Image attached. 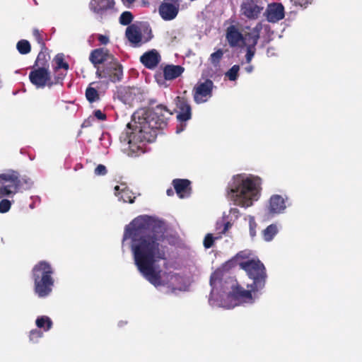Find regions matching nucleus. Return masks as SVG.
I'll list each match as a JSON object with an SVG mask.
<instances>
[{"instance_id": "nucleus-1", "label": "nucleus", "mask_w": 362, "mask_h": 362, "mask_svg": "<svg viewBox=\"0 0 362 362\" xmlns=\"http://www.w3.org/2000/svg\"><path fill=\"white\" fill-rule=\"evenodd\" d=\"M131 238L134 264L142 276L155 286H160L162 270L158 265L166 260L163 223L149 216L134 218L125 228L123 240Z\"/></svg>"}, {"instance_id": "nucleus-2", "label": "nucleus", "mask_w": 362, "mask_h": 362, "mask_svg": "<svg viewBox=\"0 0 362 362\" xmlns=\"http://www.w3.org/2000/svg\"><path fill=\"white\" fill-rule=\"evenodd\" d=\"M166 114L172 115L173 112L163 105H158L151 110L134 113L133 118L136 124L129 133V144L154 141L159 130L167 125Z\"/></svg>"}, {"instance_id": "nucleus-3", "label": "nucleus", "mask_w": 362, "mask_h": 362, "mask_svg": "<svg viewBox=\"0 0 362 362\" xmlns=\"http://www.w3.org/2000/svg\"><path fill=\"white\" fill-rule=\"evenodd\" d=\"M262 179L257 176L237 175L227 187V197L235 205L247 208L257 200L262 187Z\"/></svg>"}, {"instance_id": "nucleus-4", "label": "nucleus", "mask_w": 362, "mask_h": 362, "mask_svg": "<svg viewBox=\"0 0 362 362\" xmlns=\"http://www.w3.org/2000/svg\"><path fill=\"white\" fill-rule=\"evenodd\" d=\"M53 274L54 269L47 261H40L33 267L32 269L33 289L39 298H46L52 293L54 284Z\"/></svg>"}, {"instance_id": "nucleus-5", "label": "nucleus", "mask_w": 362, "mask_h": 362, "mask_svg": "<svg viewBox=\"0 0 362 362\" xmlns=\"http://www.w3.org/2000/svg\"><path fill=\"white\" fill-rule=\"evenodd\" d=\"M33 185L32 180L26 175L21 176L18 171L8 170L0 174V199L18 192L28 190Z\"/></svg>"}, {"instance_id": "nucleus-6", "label": "nucleus", "mask_w": 362, "mask_h": 362, "mask_svg": "<svg viewBox=\"0 0 362 362\" xmlns=\"http://www.w3.org/2000/svg\"><path fill=\"white\" fill-rule=\"evenodd\" d=\"M239 265L247 273L248 277L252 280V283L247 287L252 288L254 293L262 291L265 286L267 278L264 264L258 259H252L241 262Z\"/></svg>"}, {"instance_id": "nucleus-7", "label": "nucleus", "mask_w": 362, "mask_h": 362, "mask_svg": "<svg viewBox=\"0 0 362 362\" xmlns=\"http://www.w3.org/2000/svg\"><path fill=\"white\" fill-rule=\"evenodd\" d=\"M95 74L98 78L105 79L107 82L116 83L122 78L123 68L118 60L113 57L112 59L98 68Z\"/></svg>"}, {"instance_id": "nucleus-8", "label": "nucleus", "mask_w": 362, "mask_h": 362, "mask_svg": "<svg viewBox=\"0 0 362 362\" xmlns=\"http://www.w3.org/2000/svg\"><path fill=\"white\" fill-rule=\"evenodd\" d=\"M215 88L211 79H206L203 82H198L193 88V98L197 104L207 102L213 95V89Z\"/></svg>"}, {"instance_id": "nucleus-9", "label": "nucleus", "mask_w": 362, "mask_h": 362, "mask_svg": "<svg viewBox=\"0 0 362 362\" xmlns=\"http://www.w3.org/2000/svg\"><path fill=\"white\" fill-rule=\"evenodd\" d=\"M144 32L147 33V37L143 36L141 29L135 25H129L127 28L125 35L131 45L134 47H139L142 44L148 42L153 35L149 28H146Z\"/></svg>"}, {"instance_id": "nucleus-10", "label": "nucleus", "mask_w": 362, "mask_h": 362, "mask_svg": "<svg viewBox=\"0 0 362 362\" xmlns=\"http://www.w3.org/2000/svg\"><path fill=\"white\" fill-rule=\"evenodd\" d=\"M29 73V79L30 83L37 88H45L48 86L51 88L54 83L51 79L49 70L43 68L33 67Z\"/></svg>"}, {"instance_id": "nucleus-11", "label": "nucleus", "mask_w": 362, "mask_h": 362, "mask_svg": "<svg viewBox=\"0 0 362 362\" xmlns=\"http://www.w3.org/2000/svg\"><path fill=\"white\" fill-rule=\"evenodd\" d=\"M264 9L260 0H244L240 5L241 15L249 20H256Z\"/></svg>"}, {"instance_id": "nucleus-12", "label": "nucleus", "mask_w": 362, "mask_h": 362, "mask_svg": "<svg viewBox=\"0 0 362 362\" xmlns=\"http://www.w3.org/2000/svg\"><path fill=\"white\" fill-rule=\"evenodd\" d=\"M181 0H163L158 7V13L164 21L175 19L180 11Z\"/></svg>"}, {"instance_id": "nucleus-13", "label": "nucleus", "mask_w": 362, "mask_h": 362, "mask_svg": "<svg viewBox=\"0 0 362 362\" xmlns=\"http://www.w3.org/2000/svg\"><path fill=\"white\" fill-rule=\"evenodd\" d=\"M231 291H230L227 296L228 298L234 300V305H238L240 303L249 302L252 300V288L250 290H245L241 286L238 285V283L233 284L231 286Z\"/></svg>"}, {"instance_id": "nucleus-14", "label": "nucleus", "mask_w": 362, "mask_h": 362, "mask_svg": "<svg viewBox=\"0 0 362 362\" xmlns=\"http://www.w3.org/2000/svg\"><path fill=\"white\" fill-rule=\"evenodd\" d=\"M175 110L177 112V119L180 122H185L192 118V107L187 98L185 97L177 96L175 98Z\"/></svg>"}, {"instance_id": "nucleus-15", "label": "nucleus", "mask_w": 362, "mask_h": 362, "mask_svg": "<svg viewBox=\"0 0 362 362\" xmlns=\"http://www.w3.org/2000/svg\"><path fill=\"white\" fill-rule=\"evenodd\" d=\"M115 57L110 53L109 50L105 48H97L93 49L89 56V60L93 66L98 69L102 65L109 62Z\"/></svg>"}, {"instance_id": "nucleus-16", "label": "nucleus", "mask_w": 362, "mask_h": 362, "mask_svg": "<svg viewBox=\"0 0 362 362\" xmlns=\"http://www.w3.org/2000/svg\"><path fill=\"white\" fill-rule=\"evenodd\" d=\"M160 60L161 57L156 49L146 52L140 57L141 63L148 69H154Z\"/></svg>"}, {"instance_id": "nucleus-17", "label": "nucleus", "mask_w": 362, "mask_h": 362, "mask_svg": "<svg viewBox=\"0 0 362 362\" xmlns=\"http://www.w3.org/2000/svg\"><path fill=\"white\" fill-rule=\"evenodd\" d=\"M265 15L269 22H278L284 18V8L281 4L273 3L268 6Z\"/></svg>"}, {"instance_id": "nucleus-18", "label": "nucleus", "mask_w": 362, "mask_h": 362, "mask_svg": "<svg viewBox=\"0 0 362 362\" xmlns=\"http://www.w3.org/2000/svg\"><path fill=\"white\" fill-rule=\"evenodd\" d=\"M115 4L114 0H91L90 8L94 13L103 16L107 11L114 9Z\"/></svg>"}, {"instance_id": "nucleus-19", "label": "nucleus", "mask_w": 362, "mask_h": 362, "mask_svg": "<svg viewBox=\"0 0 362 362\" xmlns=\"http://www.w3.org/2000/svg\"><path fill=\"white\" fill-rule=\"evenodd\" d=\"M174 189L180 199L189 197L192 192L191 182L187 179H174L172 182Z\"/></svg>"}, {"instance_id": "nucleus-20", "label": "nucleus", "mask_w": 362, "mask_h": 362, "mask_svg": "<svg viewBox=\"0 0 362 362\" xmlns=\"http://www.w3.org/2000/svg\"><path fill=\"white\" fill-rule=\"evenodd\" d=\"M226 38L230 47H236L240 45V42L243 43V35L234 25H231L227 28Z\"/></svg>"}, {"instance_id": "nucleus-21", "label": "nucleus", "mask_w": 362, "mask_h": 362, "mask_svg": "<svg viewBox=\"0 0 362 362\" xmlns=\"http://www.w3.org/2000/svg\"><path fill=\"white\" fill-rule=\"evenodd\" d=\"M262 24L257 23L250 32L247 33L243 35V44L246 47H255L260 37V32L262 30Z\"/></svg>"}, {"instance_id": "nucleus-22", "label": "nucleus", "mask_w": 362, "mask_h": 362, "mask_svg": "<svg viewBox=\"0 0 362 362\" xmlns=\"http://www.w3.org/2000/svg\"><path fill=\"white\" fill-rule=\"evenodd\" d=\"M284 199L279 194H274L269 199L268 206L269 213L271 214L282 213L286 209Z\"/></svg>"}, {"instance_id": "nucleus-23", "label": "nucleus", "mask_w": 362, "mask_h": 362, "mask_svg": "<svg viewBox=\"0 0 362 362\" xmlns=\"http://www.w3.org/2000/svg\"><path fill=\"white\" fill-rule=\"evenodd\" d=\"M185 68L180 65L167 64L163 68V78L166 81H173L180 76Z\"/></svg>"}, {"instance_id": "nucleus-24", "label": "nucleus", "mask_w": 362, "mask_h": 362, "mask_svg": "<svg viewBox=\"0 0 362 362\" xmlns=\"http://www.w3.org/2000/svg\"><path fill=\"white\" fill-rule=\"evenodd\" d=\"M47 49H40L33 67L43 68L49 70V61L50 59V56L47 53Z\"/></svg>"}, {"instance_id": "nucleus-25", "label": "nucleus", "mask_w": 362, "mask_h": 362, "mask_svg": "<svg viewBox=\"0 0 362 362\" xmlns=\"http://www.w3.org/2000/svg\"><path fill=\"white\" fill-rule=\"evenodd\" d=\"M52 320L46 315L40 316L35 320L36 326L40 329H42L45 332L52 328Z\"/></svg>"}, {"instance_id": "nucleus-26", "label": "nucleus", "mask_w": 362, "mask_h": 362, "mask_svg": "<svg viewBox=\"0 0 362 362\" xmlns=\"http://www.w3.org/2000/svg\"><path fill=\"white\" fill-rule=\"evenodd\" d=\"M54 61L56 63V66L54 67V72H57L60 69H64L66 71L69 70V65L64 61L63 54H57L54 59Z\"/></svg>"}, {"instance_id": "nucleus-27", "label": "nucleus", "mask_w": 362, "mask_h": 362, "mask_svg": "<svg viewBox=\"0 0 362 362\" xmlns=\"http://www.w3.org/2000/svg\"><path fill=\"white\" fill-rule=\"evenodd\" d=\"M278 228L276 225L271 224L268 226L262 232L263 238L265 241H271L277 234Z\"/></svg>"}, {"instance_id": "nucleus-28", "label": "nucleus", "mask_w": 362, "mask_h": 362, "mask_svg": "<svg viewBox=\"0 0 362 362\" xmlns=\"http://www.w3.org/2000/svg\"><path fill=\"white\" fill-rule=\"evenodd\" d=\"M33 35L35 37V40L37 41V42L40 45V49H47L45 42V36H46V34H45L43 31L35 28L33 30Z\"/></svg>"}, {"instance_id": "nucleus-29", "label": "nucleus", "mask_w": 362, "mask_h": 362, "mask_svg": "<svg viewBox=\"0 0 362 362\" xmlns=\"http://www.w3.org/2000/svg\"><path fill=\"white\" fill-rule=\"evenodd\" d=\"M86 97L87 100L90 103L100 100L98 91L95 88L90 86H88L86 90Z\"/></svg>"}, {"instance_id": "nucleus-30", "label": "nucleus", "mask_w": 362, "mask_h": 362, "mask_svg": "<svg viewBox=\"0 0 362 362\" xmlns=\"http://www.w3.org/2000/svg\"><path fill=\"white\" fill-rule=\"evenodd\" d=\"M16 48L20 54H27L31 50L30 42L26 40H21L16 45Z\"/></svg>"}, {"instance_id": "nucleus-31", "label": "nucleus", "mask_w": 362, "mask_h": 362, "mask_svg": "<svg viewBox=\"0 0 362 362\" xmlns=\"http://www.w3.org/2000/svg\"><path fill=\"white\" fill-rule=\"evenodd\" d=\"M223 56V51L221 49H218V50L213 52L210 55L209 61L214 66H216L219 64Z\"/></svg>"}, {"instance_id": "nucleus-32", "label": "nucleus", "mask_w": 362, "mask_h": 362, "mask_svg": "<svg viewBox=\"0 0 362 362\" xmlns=\"http://www.w3.org/2000/svg\"><path fill=\"white\" fill-rule=\"evenodd\" d=\"M289 2L296 8L305 9L311 5L314 0H288Z\"/></svg>"}, {"instance_id": "nucleus-33", "label": "nucleus", "mask_w": 362, "mask_h": 362, "mask_svg": "<svg viewBox=\"0 0 362 362\" xmlns=\"http://www.w3.org/2000/svg\"><path fill=\"white\" fill-rule=\"evenodd\" d=\"M134 16L130 11H124L119 16V23L123 25H129L133 21Z\"/></svg>"}, {"instance_id": "nucleus-34", "label": "nucleus", "mask_w": 362, "mask_h": 362, "mask_svg": "<svg viewBox=\"0 0 362 362\" xmlns=\"http://www.w3.org/2000/svg\"><path fill=\"white\" fill-rule=\"evenodd\" d=\"M120 194V199H122L124 201V202H128L130 204L134 202V199L136 197L133 196V194L129 190L122 189Z\"/></svg>"}, {"instance_id": "nucleus-35", "label": "nucleus", "mask_w": 362, "mask_h": 362, "mask_svg": "<svg viewBox=\"0 0 362 362\" xmlns=\"http://www.w3.org/2000/svg\"><path fill=\"white\" fill-rule=\"evenodd\" d=\"M240 67L238 65H233L226 73V76L230 81H235L238 76Z\"/></svg>"}, {"instance_id": "nucleus-36", "label": "nucleus", "mask_w": 362, "mask_h": 362, "mask_svg": "<svg viewBox=\"0 0 362 362\" xmlns=\"http://www.w3.org/2000/svg\"><path fill=\"white\" fill-rule=\"evenodd\" d=\"M42 337L43 332L37 329H32L29 334V339L33 343H37Z\"/></svg>"}, {"instance_id": "nucleus-37", "label": "nucleus", "mask_w": 362, "mask_h": 362, "mask_svg": "<svg viewBox=\"0 0 362 362\" xmlns=\"http://www.w3.org/2000/svg\"><path fill=\"white\" fill-rule=\"evenodd\" d=\"M66 72L67 71H65V72H63V71H61L60 70H58V71L54 72V81H52V83H54V85L58 84V83L62 84V81L66 75Z\"/></svg>"}, {"instance_id": "nucleus-38", "label": "nucleus", "mask_w": 362, "mask_h": 362, "mask_svg": "<svg viewBox=\"0 0 362 362\" xmlns=\"http://www.w3.org/2000/svg\"><path fill=\"white\" fill-rule=\"evenodd\" d=\"M257 224L255 220V218L250 216L249 218V227H250V235L252 238H254L256 235V228Z\"/></svg>"}, {"instance_id": "nucleus-39", "label": "nucleus", "mask_w": 362, "mask_h": 362, "mask_svg": "<svg viewBox=\"0 0 362 362\" xmlns=\"http://www.w3.org/2000/svg\"><path fill=\"white\" fill-rule=\"evenodd\" d=\"M11 202L8 199H2L0 202V213H6L11 209Z\"/></svg>"}, {"instance_id": "nucleus-40", "label": "nucleus", "mask_w": 362, "mask_h": 362, "mask_svg": "<svg viewBox=\"0 0 362 362\" xmlns=\"http://www.w3.org/2000/svg\"><path fill=\"white\" fill-rule=\"evenodd\" d=\"M214 243V238L213 237L212 234L208 233L204 239V246L205 248L209 249L211 248Z\"/></svg>"}, {"instance_id": "nucleus-41", "label": "nucleus", "mask_w": 362, "mask_h": 362, "mask_svg": "<svg viewBox=\"0 0 362 362\" xmlns=\"http://www.w3.org/2000/svg\"><path fill=\"white\" fill-rule=\"evenodd\" d=\"M107 173L106 167L103 164H99L94 170L95 175L98 176L105 175Z\"/></svg>"}, {"instance_id": "nucleus-42", "label": "nucleus", "mask_w": 362, "mask_h": 362, "mask_svg": "<svg viewBox=\"0 0 362 362\" xmlns=\"http://www.w3.org/2000/svg\"><path fill=\"white\" fill-rule=\"evenodd\" d=\"M255 47H247V53L245 55V59L247 63H250L255 54Z\"/></svg>"}, {"instance_id": "nucleus-43", "label": "nucleus", "mask_w": 362, "mask_h": 362, "mask_svg": "<svg viewBox=\"0 0 362 362\" xmlns=\"http://www.w3.org/2000/svg\"><path fill=\"white\" fill-rule=\"evenodd\" d=\"M94 116L98 119L99 120H105L106 119V115L101 112L100 110H97L94 111Z\"/></svg>"}, {"instance_id": "nucleus-44", "label": "nucleus", "mask_w": 362, "mask_h": 362, "mask_svg": "<svg viewBox=\"0 0 362 362\" xmlns=\"http://www.w3.org/2000/svg\"><path fill=\"white\" fill-rule=\"evenodd\" d=\"M244 257H245V256H244V252H238V253L235 255V257L233 259H232L229 260L228 262H226V264H229V266H230H230H233V264H234V262H235V259L244 258Z\"/></svg>"}, {"instance_id": "nucleus-45", "label": "nucleus", "mask_w": 362, "mask_h": 362, "mask_svg": "<svg viewBox=\"0 0 362 362\" xmlns=\"http://www.w3.org/2000/svg\"><path fill=\"white\" fill-rule=\"evenodd\" d=\"M98 40L102 45H107L110 41L107 36L100 34L98 35Z\"/></svg>"}, {"instance_id": "nucleus-46", "label": "nucleus", "mask_w": 362, "mask_h": 362, "mask_svg": "<svg viewBox=\"0 0 362 362\" xmlns=\"http://www.w3.org/2000/svg\"><path fill=\"white\" fill-rule=\"evenodd\" d=\"M219 279V274L218 272H214L210 276V284L214 286L215 282Z\"/></svg>"}, {"instance_id": "nucleus-47", "label": "nucleus", "mask_w": 362, "mask_h": 362, "mask_svg": "<svg viewBox=\"0 0 362 362\" xmlns=\"http://www.w3.org/2000/svg\"><path fill=\"white\" fill-rule=\"evenodd\" d=\"M135 1L136 0H121L122 4L127 8H129Z\"/></svg>"}, {"instance_id": "nucleus-48", "label": "nucleus", "mask_w": 362, "mask_h": 362, "mask_svg": "<svg viewBox=\"0 0 362 362\" xmlns=\"http://www.w3.org/2000/svg\"><path fill=\"white\" fill-rule=\"evenodd\" d=\"M230 214L235 216V218H238L239 216V210L237 208H232L230 210Z\"/></svg>"}, {"instance_id": "nucleus-49", "label": "nucleus", "mask_w": 362, "mask_h": 362, "mask_svg": "<svg viewBox=\"0 0 362 362\" xmlns=\"http://www.w3.org/2000/svg\"><path fill=\"white\" fill-rule=\"evenodd\" d=\"M232 226V224L230 223V222H226L225 224H224V228H223V233H226L229 228H230Z\"/></svg>"}, {"instance_id": "nucleus-50", "label": "nucleus", "mask_w": 362, "mask_h": 362, "mask_svg": "<svg viewBox=\"0 0 362 362\" xmlns=\"http://www.w3.org/2000/svg\"><path fill=\"white\" fill-rule=\"evenodd\" d=\"M245 70H246L247 72L251 73L252 71V70H253V66L250 65V66H247L245 68Z\"/></svg>"}, {"instance_id": "nucleus-51", "label": "nucleus", "mask_w": 362, "mask_h": 362, "mask_svg": "<svg viewBox=\"0 0 362 362\" xmlns=\"http://www.w3.org/2000/svg\"><path fill=\"white\" fill-rule=\"evenodd\" d=\"M166 193L168 196H172L173 195L174 192H173V190L172 189H168L167 191H166Z\"/></svg>"}, {"instance_id": "nucleus-52", "label": "nucleus", "mask_w": 362, "mask_h": 362, "mask_svg": "<svg viewBox=\"0 0 362 362\" xmlns=\"http://www.w3.org/2000/svg\"><path fill=\"white\" fill-rule=\"evenodd\" d=\"M119 190V186L117 185L115 187V194L116 195H119L120 194H119V192H118Z\"/></svg>"}, {"instance_id": "nucleus-53", "label": "nucleus", "mask_w": 362, "mask_h": 362, "mask_svg": "<svg viewBox=\"0 0 362 362\" xmlns=\"http://www.w3.org/2000/svg\"><path fill=\"white\" fill-rule=\"evenodd\" d=\"M182 130H183V129H177V133H179V132H181V131H182Z\"/></svg>"}, {"instance_id": "nucleus-54", "label": "nucleus", "mask_w": 362, "mask_h": 362, "mask_svg": "<svg viewBox=\"0 0 362 362\" xmlns=\"http://www.w3.org/2000/svg\"><path fill=\"white\" fill-rule=\"evenodd\" d=\"M130 126H131V124L129 123V124H127V127H128V128H130Z\"/></svg>"}]
</instances>
